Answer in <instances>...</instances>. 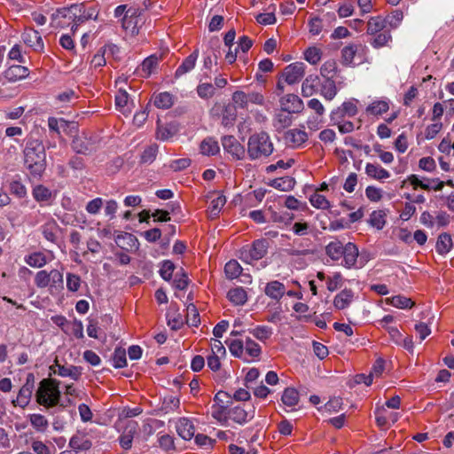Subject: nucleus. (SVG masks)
Masks as SVG:
<instances>
[{"instance_id":"c85d7f7f","label":"nucleus","mask_w":454,"mask_h":454,"mask_svg":"<svg viewBox=\"0 0 454 454\" xmlns=\"http://www.w3.org/2000/svg\"><path fill=\"white\" fill-rule=\"evenodd\" d=\"M227 297L235 305H243L247 301V292L240 286L231 289L227 294Z\"/></svg>"},{"instance_id":"6e6552de","label":"nucleus","mask_w":454,"mask_h":454,"mask_svg":"<svg viewBox=\"0 0 454 454\" xmlns=\"http://www.w3.org/2000/svg\"><path fill=\"white\" fill-rule=\"evenodd\" d=\"M228 418L234 422L243 425L254 417V407L247 411L242 405H236L227 411Z\"/></svg>"},{"instance_id":"412c9836","label":"nucleus","mask_w":454,"mask_h":454,"mask_svg":"<svg viewBox=\"0 0 454 454\" xmlns=\"http://www.w3.org/2000/svg\"><path fill=\"white\" fill-rule=\"evenodd\" d=\"M320 84V79L317 75H309L302 82L301 94L303 97H311L317 91Z\"/></svg>"},{"instance_id":"e433bc0d","label":"nucleus","mask_w":454,"mask_h":454,"mask_svg":"<svg viewBox=\"0 0 454 454\" xmlns=\"http://www.w3.org/2000/svg\"><path fill=\"white\" fill-rule=\"evenodd\" d=\"M243 269L236 260L229 261L224 266V273L228 279H234L239 277Z\"/></svg>"},{"instance_id":"bb28decb","label":"nucleus","mask_w":454,"mask_h":454,"mask_svg":"<svg viewBox=\"0 0 454 454\" xmlns=\"http://www.w3.org/2000/svg\"><path fill=\"white\" fill-rule=\"evenodd\" d=\"M345 252V246L339 241H332L325 247V254L333 261H338Z\"/></svg>"},{"instance_id":"393cba45","label":"nucleus","mask_w":454,"mask_h":454,"mask_svg":"<svg viewBox=\"0 0 454 454\" xmlns=\"http://www.w3.org/2000/svg\"><path fill=\"white\" fill-rule=\"evenodd\" d=\"M48 126L51 131H54L58 135H60V129L66 131L69 128H71V130L76 129L74 122L67 121L64 119L58 120L55 117L49 118Z\"/></svg>"},{"instance_id":"5701e85b","label":"nucleus","mask_w":454,"mask_h":454,"mask_svg":"<svg viewBox=\"0 0 454 454\" xmlns=\"http://www.w3.org/2000/svg\"><path fill=\"white\" fill-rule=\"evenodd\" d=\"M137 423L135 422L128 425L120 436V444L124 450H129L131 448L134 434L137 432Z\"/></svg>"},{"instance_id":"a211bd4d","label":"nucleus","mask_w":454,"mask_h":454,"mask_svg":"<svg viewBox=\"0 0 454 454\" xmlns=\"http://www.w3.org/2000/svg\"><path fill=\"white\" fill-rule=\"evenodd\" d=\"M264 293L270 298L279 301L286 293V286L278 280L270 281L266 285Z\"/></svg>"},{"instance_id":"603ef678","label":"nucleus","mask_w":454,"mask_h":454,"mask_svg":"<svg viewBox=\"0 0 454 454\" xmlns=\"http://www.w3.org/2000/svg\"><path fill=\"white\" fill-rule=\"evenodd\" d=\"M114 366L115 368H123L127 365L126 350L119 347L114 349L113 355Z\"/></svg>"},{"instance_id":"a878e982","label":"nucleus","mask_w":454,"mask_h":454,"mask_svg":"<svg viewBox=\"0 0 454 454\" xmlns=\"http://www.w3.org/2000/svg\"><path fill=\"white\" fill-rule=\"evenodd\" d=\"M365 173L368 176L376 180H382L390 176V174L387 169L381 168L380 165L373 163L366 164Z\"/></svg>"},{"instance_id":"774afa93","label":"nucleus","mask_w":454,"mask_h":454,"mask_svg":"<svg viewBox=\"0 0 454 454\" xmlns=\"http://www.w3.org/2000/svg\"><path fill=\"white\" fill-rule=\"evenodd\" d=\"M245 348L251 357H258L262 352L260 345L250 338H247Z\"/></svg>"},{"instance_id":"2eb2a0df","label":"nucleus","mask_w":454,"mask_h":454,"mask_svg":"<svg viewBox=\"0 0 454 454\" xmlns=\"http://www.w3.org/2000/svg\"><path fill=\"white\" fill-rule=\"evenodd\" d=\"M29 74V70L27 67L20 65H13L8 67L4 73V76L9 82H17L19 80L24 79Z\"/></svg>"},{"instance_id":"ddd939ff","label":"nucleus","mask_w":454,"mask_h":454,"mask_svg":"<svg viewBox=\"0 0 454 454\" xmlns=\"http://www.w3.org/2000/svg\"><path fill=\"white\" fill-rule=\"evenodd\" d=\"M199 57V50L195 49L188 57H186L182 64L177 67L175 72V78H180L184 74L192 71L196 65Z\"/></svg>"},{"instance_id":"f8f14e48","label":"nucleus","mask_w":454,"mask_h":454,"mask_svg":"<svg viewBox=\"0 0 454 454\" xmlns=\"http://www.w3.org/2000/svg\"><path fill=\"white\" fill-rule=\"evenodd\" d=\"M284 139L290 146L298 147L307 141L308 135L304 130L294 129L285 133Z\"/></svg>"},{"instance_id":"f704fd0d","label":"nucleus","mask_w":454,"mask_h":454,"mask_svg":"<svg viewBox=\"0 0 454 454\" xmlns=\"http://www.w3.org/2000/svg\"><path fill=\"white\" fill-rule=\"evenodd\" d=\"M25 262L31 267L42 268L47 263V259L43 253L35 252L27 255Z\"/></svg>"},{"instance_id":"7ed1b4c3","label":"nucleus","mask_w":454,"mask_h":454,"mask_svg":"<svg viewBox=\"0 0 454 454\" xmlns=\"http://www.w3.org/2000/svg\"><path fill=\"white\" fill-rule=\"evenodd\" d=\"M274 145L270 135L261 131L251 135L247 141V154L250 160H262L272 154Z\"/></svg>"},{"instance_id":"9b49d317","label":"nucleus","mask_w":454,"mask_h":454,"mask_svg":"<svg viewBox=\"0 0 454 454\" xmlns=\"http://www.w3.org/2000/svg\"><path fill=\"white\" fill-rule=\"evenodd\" d=\"M24 43L35 51H43L44 44L40 33L34 28L26 29L22 34Z\"/></svg>"},{"instance_id":"20e7f679","label":"nucleus","mask_w":454,"mask_h":454,"mask_svg":"<svg viewBox=\"0 0 454 454\" xmlns=\"http://www.w3.org/2000/svg\"><path fill=\"white\" fill-rule=\"evenodd\" d=\"M269 240L261 239L254 240L250 247H243L239 251V259L246 263L263 258L269 248Z\"/></svg>"},{"instance_id":"338daca9","label":"nucleus","mask_w":454,"mask_h":454,"mask_svg":"<svg viewBox=\"0 0 454 454\" xmlns=\"http://www.w3.org/2000/svg\"><path fill=\"white\" fill-rule=\"evenodd\" d=\"M10 192L18 198H24L27 194L25 185L18 180H13L10 183Z\"/></svg>"},{"instance_id":"c03bdc74","label":"nucleus","mask_w":454,"mask_h":454,"mask_svg":"<svg viewBox=\"0 0 454 454\" xmlns=\"http://www.w3.org/2000/svg\"><path fill=\"white\" fill-rule=\"evenodd\" d=\"M33 390L29 389L28 387H21V388L19 391L17 399L12 401V403L16 406L19 405L21 408L26 407L32 396Z\"/></svg>"},{"instance_id":"8fccbe9b","label":"nucleus","mask_w":454,"mask_h":454,"mask_svg":"<svg viewBox=\"0 0 454 454\" xmlns=\"http://www.w3.org/2000/svg\"><path fill=\"white\" fill-rule=\"evenodd\" d=\"M176 269L175 263L170 260H164L161 262V267L160 269V277L166 280L169 281L172 278L174 270Z\"/></svg>"},{"instance_id":"5fc2aeb1","label":"nucleus","mask_w":454,"mask_h":454,"mask_svg":"<svg viewBox=\"0 0 454 454\" xmlns=\"http://www.w3.org/2000/svg\"><path fill=\"white\" fill-rule=\"evenodd\" d=\"M386 214L381 210H375L370 215V223L378 230L383 229L386 220Z\"/></svg>"},{"instance_id":"6e6d98bb","label":"nucleus","mask_w":454,"mask_h":454,"mask_svg":"<svg viewBox=\"0 0 454 454\" xmlns=\"http://www.w3.org/2000/svg\"><path fill=\"white\" fill-rule=\"evenodd\" d=\"M186 322L189 325L198 326L200 323V314L196 306L192 303L187 306Z\"/></svg>"},{"instance_id":"09e8293b","label":"nucleus","mask_w":454,"mask_h":454,"mask_svg":"<svg viewBox=\"0 0 454 454\" xmlns=\"http://www.w3.org/2000/svg\"><path fill=\"white\" fill-rule=\"evenodd\" d=\"M389 109L388 103L384 100L374 101L367 106V113L373 115H380L386 113Z\"/></svg>"},{"instance_id":"864d4df0","label":"nucleus","mask_w":454,"mask_h":454,"mask_svg":"<svg viewBox=\"0 0 454 454\" xmlns=\"http://www.w3.org/2000/svg\"><path fill=\"white\" fill-rule=\"evenodd\" d=\"M336 71H337V64L333 59L325 61L321 66V68H320V73H321L322 76L325 77L326 79L333 80Z\"/></svg>"},{"instance_id":"de8ad7c7","label":"nucleus","mask_w":454,"mask_h":454,"mask_svg":"<svg viewBox=\"0 0 454 454\" xmlns=\"http://www.w3.org/2000/svg\"><path fill=\"white\" fill-rule=\"evenodd\" d=\"M158 65V58L155 55H151L146 58L141 64V71L144 76H149L156 69Z\"/></svg>"},{"instance_id":"473e14b6","label":"nucleus","mask_w":454,"mask_h":454,"mask_svg":"<svg viewBox=\"0 0 454 454\" xmlns=\"http://www.w3.org/2000/svg\"><path fill=\"white\" fill-rule=\"evenodd\" d=\"M387 27L384 18L380 16L372 17L367 23V33L369 35H377Z\"/></svg>"},{"instance_id":"13d9d810","label":"nucleus","mask_w":454,"mask_h":454,"mask_svg":"<svg viewBox=\"0 0 454 454\" xmlns=\"http://www.w3.org/2000/svg\"><path fill=\"white\" fill-rule=\"evenodd\" d=\"M30 423L37 431L41 432L45 431L49 425L48 420L41 414L30 415Z\"/></svg>"},{"instance_id":"2f4dec72","label":"nucleus","mask_w":454,"mask_h":454,"mask_svg":"<svg viewBox=\"0 0 454 454\" xmlns=\"http://www.w3.org/2000/svg\"><path fill=\"white\" fill-rule=\"evenodd\" d=\"M270 186L280 191H291L295 185V179L291 176H284L272 180L270 184Z\"/></svg>"},{"instance_id":"0e129e2a","label":"nucleus","mask_w":454,"mask_h":454,"mask_svg":"<svg viewBox=\"0 0 454 454\" xmlns=\"http://www.w3.org/2000/svg\"><path fill=\"white\" fill-rule=\"evenodd\" d=\"M195 442L200 448L207 450L213 448L215 440L211 439L206 434H198L197 435H195Z\"/></svg>"},{"instance_id":"37998d69","label":"nucleus","mask_w":454,"mask_h":454,"mask_svg":"<svg viewBox=\"0 0 454 454\" xmlns=\"http://www.w3.org/2000/svg\"><path fill=\"white\" fill-rule=\"evenodd\" d=\"M387 303L399 309H408L414 305V302L405 296L395 295L391 298H387Z\"/></svg>"},{"instance_id":"7c9ffc66","label":"nucleus","mask_w":454,"mask_h":454,"mask_svg":"<svg viewBox=\"0 0 454 454\" xmlns=\"http://www.w3.org/2000/svg\"><path fill=\"white\" fill-rule=\"evenodd\" d=\"M176 132V128L171 124H160V121H157L156 137L157 139L165 141L172 137Z\"/></svg>"},{"instance_id":"c9c22d12","label":"nucleus","mask_w":454,"mask_h":454,"mask_svg":"<svg viewBox=\"0 0 454 454\" xmlns=\"http://www.w3.org/2000/svg\"><path fill=\"white\" fill-rule=\"evenodd\" d=\"M217 141L212 137L205 138L200 144V152L204 155H215L219 152Z\"/></svg>"},{"instance_id":"79ce46f5","label":"nucleus","mask_w":454,"mask_h":454,"mask_svg":"<svg viewBox=\"0 0 454 454\" xmlns=\"http://www.w3.org/2000/svg\"><path fill=\"white\" fill-rule=\"evenodd\" d=\"M69 446L74 450H88L91 448L92 442L90 440H84L81 436L75 434L71 437Z\"/></svg>"},{"instance_id":"aec40b11","label":"nucleus","mask_w":454,"mask_h":454,"mask_svg":"<svg viewBox=\"0 0 454 454\" xmlns=\"http://www.w3.org/2000/svg\"><path fill=\"white\" fill-rule=\"evenodd\" d=\"M357 114V107L356 104L352 101L344 102L341 106V108L337 109L336 111H333L331 114L332 121H336L339 118H342L345 115L349 117H353Z\"/></svg>"},{"instance_id":"3c124183","label":"nucleus","mask_w":454,"mask_h":454,"mask_svg":"<svg viewBox=\"0 0 454 454\" xmlns=\"http://www.w3.org/2000/svg\"><path fill=\"white\" fill-rule=\"evenodd\" d=\"M189 278L183 268L176 273L173 285L176 289L184 290L189 285Z\"/></svg>"},{"instance_id":"0eeeda50","label":"nucleus","mask_w":454,"mask_h":454,"mask_svg":"<svg viewBox=\"0 0 454 454\" xmlns=\"http://www.w3.org/2000/svg\"><path fill=\"white\" fill-rule=\"evenodd\" d=\"M305 65L302 62H295L288 65L283 71L282 76L288 84H294L304 75Z\"/></svg>"},{"instance_id":"a19ab883","label":"nucleus","mask_w":454,"mask_h":454,"mask_svg":"<svg viewBox=\"0 0 454 454\" xmlns=\"http://www.w3.org/2000/svg\"><path fill=\"white\" fill-rule=\"evenodd\" d=\"M281 400L283 403L286 406H294L299 402V393L294 387H287L285 389Z\"/></svg>"},{"instance_id":"4be33fe9","label":"nucleus","mask_w":454,"mask_h":454,"mask_svg":"<svg viewBox=\"0 0 454 454\" xmlns=\"http://www.w3.org/2000/svg\"><path fill=\"white\" fill-rule=\"evenodd\" d=\"M353 298L354 292L345 288L334 297L333 305L337 309H344L350 305Z\"/></svg>"},{"instance_id":"f257e3e1","label":"nucleus","mask_w":454,"mask_h":454,"mask_svg":"<svg viewBox=\"0 0 454 454\" xmlns=\"http://www.w3.org/2000/svg\"><path fill=\"white\" fill-rule=\"evenodd\" d=\"M24 168L30 180H40L47 167L45 146L42 140L30 137L23 150Z\"/></svg>"},{"instance_id":"b1692460","label":"nucleus","mask_w":454,"mask_h":454,"mask_svg":"<svg viewBox=\"0 0 454 454\" xmlns=\"http://www.w3.org/2000/svg\"><path fill=\"white\" fill-rule=\"evenodd\" d=\"M453 243L451 235L448 232H443L440 234L437 239L435 249L439 254H445L450 252Z\"/></svg>"},{"instance_id":"49530a36","label":"nucleus","mask_w":454,"mask_h":454,"mask_svg":"<svg viewBox=\"0 0 454 454\" xmlns=\"http://www.w3.org/2000/svg\"><path fill=\"white\" fill-rule=\"evenodd\" d=\"M254 338L261 341H265L272 335V329L267 325H257L254 329L249 331Z\"/></svg>"},{"instance_id":"f03ea898","label":"nucleus","mask_w":454,"mask_h":454,"mask_svg":"<svg viewBox=\"0 0 454 454\" xmlns=\"http://www.w3.org/2000/svg\"><path fill=\"white\" fill-rule=\"evenodd\" d=\"M59 380L52 378L43 379L39 383V387L35 393V399L38 404L50 409L55 406L66 408L73 404L70 398H66L60 402L61 392L59 390Z\"/></svg>"},{"instance_id":"cd10ccee","label":"nucleus","mask_w":454,"mask_h":454,"mask_svg":"<svg viewBox=\"0 0 454 454\" xmlns=\"http://www.w3.org/2000/svg\"><path fill=\"white\" fill-rule=\"evenodd\" d=\"M59 230V226L54 219L48 221L42 226V232L44 239L52 243L57 241V232Z\"/></svg>"},{"instance_id":"1a4fd4ad","label":"nucleus","mask_w":454,"mask_h":454,"mask_svg":"<svg viewBox=\"0 0 454 454\" xmlns=\"http://www.w3.org/2000/svg\"><path fill=\"white\" fill-rule=\"evenodd\" d=\"M281 108L288 114L300 113L303 109L302 100L295 94H287L280 99Z\"/></svg>"},{"instance_id":"ea45409f","label":"nucleus","mask_w":454,"mask_h":454,"mask_svg":"<svg viewBox=\"0 0 454 454\" xmlns=\"http://www.w3.org/2000/svg\"><path fill=\"white\" fill-rule=\"evenodd\" d=\"M358 45L357 44H349L345 46L341 50V63L344 66H349L352 64L353 59L357 52Z\"/></svg>"},{"instance_id":"39448f33","label":"nucleus","mask_w":454,"mask_h":454,"mask_svg":"<svg viewBox=\"0 0 454 454\" xmlns=\"http://www.w3.org/2000/svg\"><path fill=\"white\" fill-rule=\"evenodd\" d=\"M72 149L80 154L88 155L96 151V138L92 136H88L87 133L82 132L79 136H75L71 143Z\"/></svg>"},{"instance_id":"9d476101","label":"nucleus","mask_w":454,"mask_h":454,"mask_svg":"<svg viewBox=\"0 0 454 454\" xmlns=\"http://www.w3.org/2000/svg\"><path fill=\"white\" fill-rule=\"evenodd\" d=\"M223 149L237 159H243L245 156V147L233 137L224 136L222 138Z\"/></svg>"},{"instance_id":"423d86ee","label":"nucleus","mask_w":454,"mask_h":454,"mask_svg":"<svg viewBox=\"0 0 454 454\" xmlns=\"http://www.w3.org/2000/svg\"><path fill=\"white\" fill-rule=\"evenodd\" d=\"M50 376L57 374L60 377H70L74 380H78L82 376V367L70 365L66 367L60 364L58 359H55L53 364L50 366Z\"/></svg>"},{"instance_id":"4c0bfd02","label":"nucleus","mask_w":454,"mask_h":454,"mask_svg":"<svg viewBox=\"0 0 454 454\" xmlns=\"http://www.w3.org/2000/svg\"><path fill=\"white\" fill-rule=\"evenodd\" d=\"M173 104V96L168 92H161L154 97V106L158 108L168 109Z\"/></svg>"},{"instance_id":"f3484780","label":"nucleus","mask_w":454,"mask_h":454,"mask_svg":"<svg viewBox=\"0 0 454 454\" xmlns=\"http://www.w3.org/2000/svg\"><path fill=\"white\" fill-rule=\"evenodd\" d=\"M176 431L184 440H191L194 436L195 427L187 418H181L176 424Z\"/></svg>"},{"instance_id":"dca6fc26","label":"nucleus","mask_w":454,"mask_h":454,"mask_svg":"<svg viewBox=\"0 0 454 454\" xmlns=\"http://www.w3.org/2000/svg\"><path fill=\"white\" fill-rule=\"evenodd\" d=\"M294 247L286 249V253L292 256L309 255L313 252L309 247L311 245V241L308 239L302 240H294Z\"/></svg>"},{"instance_id":"c756f323","label":"nucleus","mask_w":454,"mask_h":454,"mask_svg":"<svg viewBox=\"0 0 454 454\" xmlns=\"http://www.w3.org/2000/svg\"><path fill=\"white\" fill-rule=\"evenodd\" d=\"M226 203V198L223 195H218L215 199H213L208 207L207 214L211 219L218 217L221 209Z\"/></svg>"},{"instance_id":"052dcab7","label":"nucleus","mask_w":454,"mask_h":454,"mask_svg":"<svg viewBox=\"0 0 454 454\" xmlns=\"http://www.w3.org/2000/svg\"><path fill=\"white\" fill-rule=\"evenodd\" d=\"M311 205L317 208L327 209L330 207V202L324 195L314 193L310 196Z\"/></svg>"},{"instance_id":"4468645a","label":"nucleus","mask_w":454,"mask_h":454,"mask_svg":"<svg viewBox=\"0 0 454 454\" xmlns=\"http://www.w3.org/2000/svg\"><path fill=\"white\" fill-rule=\"evenodd\" d=\"M359 252L357 247L352 243L348 242L345 245V252L343 253V262L342 265L348 269L356 267V262Z\"/></svg>"},{"instance_id":"58836bf2","label":"nucleus","mask_w":454,"mask_h":454,"mask_svg":"<svg viewBox=\"0 0 454 454\" xmlns=\"http://www.w3.org/2000/svg\"><path fill=\"white\" fill-rule=\"evenodd\" d=\"M33 197L38 202H48L52 197L51 192L44 185L38 184L33 189Z\"/></svg>"},{"instance_id":"e2e57ef3","label":"nucleus","mask_w":454,"mask_h":454,"mask_svg":"<svg viewBox=\"0 0 454 454\" xmlns=\"http://www.w3.org/2000/svg\"><path fill=\"white\" fill-rule=\"evenodd\" d=\"M158 146L156 145L146 147L141 154L142 163H151L156 158Z\"/></svg>"},{"instance_id":"6ab92c4d","label":"nucleus","mask_w":454,"mask_h":454,"mask_svg":"<svg viewBox=\"0 0 454 454\" xmlns=\"http://www.w3.org/2000/svg\"><path fill=\"white\" fill-rule=\"evenodd\" d=\"M143 10L139 7H129L122 19V27L125 29L135 28L137 25V19L142 14Z\"/></svg>"},{"instance_id":"72a5a7b5","label":"nucleus","mask_w":454,"mask_h":454,"mask_svg":"<svg viewBox=\"0 0 454 454\" xmlns=\"http://www.w3.org/2000/svg\"><path fill=\"white\" fill-rule=\"evenodd\" d=\"M64 10H67V7L57 9L56 12L51 15L52 20L61 27H67L72 24V18L70 17L71 15L67 12H63Z\"/></svg>"},{"instance_id":"69168bd1","label":"nucleus","mask_w":454,"mask_h":454,"mask_svg":"<svg viewBox=\"0 0 454 454\" xmlns=\"http://www.w3.org/2000/svg\"><path fill=\"white\" fill-rule=\"evenodd\" d=\"M197 93L201 98H209L215 94V87L208 82L201 83L197 87Z\"/></svg>"},{"instance_id":"680f3d73","label":"nucleus","mask_w":454,"mask_h":454,"mask_svg":"<svg viewBox=\"0 0 454 454\" xmlns=\"http://www.w3.org/2000/svg\"><path fill=\"white\" fill-rule=\"evenodd\" d=\"M305 59L312 64H317L321 59V51L317 47H309L304 52Z\"/></svg>"},{"instance_id":"a18cd8bd","label":"nucleus","mask_w":454,"mask_h":454,"mask_svg":"<svg viewBox=\"0 0 454 454\" xmlns=\"http://www.w3.org/2000/svg\"><path fill=\"white\" fill-rule=\"evenodd\" d=\"M337 94L335 82L332 79H326L321 86V95L327 100H332Z\"/></svg>"},{"instance_id":"4d7b16f0","label":"nucleus","mask_w":454,"mask_h":454,"mask_svg":"<svg viewBox=\"0 0 454 454\" xmlns=\"http://www.w3.org/2000/svg\"><path fill=\"white\" fill-rule=\"evenodd\" d=\"M226 344L230 349V352L232 356L235 357L240 358L243 355L244 351V344L243 341L240 340H226Z\"/></svg>"},{"instance_id":"bf43d9fd","label":"nucleus","mask_w":454,"mask_h":454,"mask_svg":"<svg viewBox=\"0 0 454 454\" xmlns=\"http://www.w3.org/2000/svg\"><path fill=\"white\" fill-rule=\"evenodd\" d=\"M403 18V12L400 10H395L390 14H388L386 18H384L387 26H389L391 28H395L402 21Z\"/></svg>"}]
</instances>
